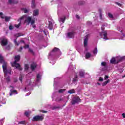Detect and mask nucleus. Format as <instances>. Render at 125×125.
Returning a JSON list of instances; mask_svg holds the SVG:
<instances>
[{"mask_svg": "<svg viewBox=\"0 0 125 125\" xmlns=\"http://www.w3.org/2000/svg\"><path fill=\"white\" fill-rule=\"evenodd\" d=\"M24 16H26V17H24L22 19H26V21L28 22V23H31V21H32V18L30 17H27V15H24Z\"/></svg>", "mask_w": 125, "mask_h": 125, "instance_id": "4468645a", "label": "nucleus"}, {"mask_svg": "<svg viewBox=\"0 0 125 125\" xmlns=\"http://www.w3.org/2000/svg\"><path fill=\"white\" fill-rule=\"evenodd\" d=\"M76 17L77 18V19H80V16L79 15H76Z\"/></svg>", "mask_w": 125, "mask_h": 125, "instance_id": "4d7b16f0", "label": "nucleus"}, {"mask_svg": "<svg viewBox=\"0 0 125 125\" xmlns=\"http://www.w3.org/2000/svg\"><path fill=\"white\" fill-rule=\"evenodd\" d=\"M107 31H104L103 30V28L102 27V32L100 33V36L102 38V36H104V40L107 41L108 40V38L107 37Z\"/></svg>", "mask_w": 125, "mask_h": 125, "instance_id": "20e7f679", "label": "nucleus"}, {"mask_svg": "<svg viewBox=\"0 0 125 125\" xmlns=\"http://www.w3.org/2000/svg\"><path fill=\"white\" fill-rule=\"evenodd\" d=\"M87 37H88V35H86L85 36V38L84 39V46H86V45H87V41H88V39H87Z\"/></svg>", "mask_w": 125, "mask_h": 125, "instance_id": "2eb2a0df", "label": "nucleus"}, {"mask_svg": "<svg viewBox=\"0 0 125 125\" xmlns=\"http://www.w3.org/2000/svg\"><path fill=\"white\" fill-rule=\"evenodd\" d=\"M44 116V115H42L41 116H36L33 117L32 121H33V122H37L38 121H42L43 120Z\"/></svg>", "mask_w": 125, "mask_h": 125, "instance_id": "423d86ee", "label": "nucleus"}, {"mask_svg": "<svg viewBox=\"0 0 125 125\" xmlns=\"http://www.w3.org/2000/svg\"><path fill=\"white\" fill-rule=\"evenodd\" d=\"M0 17H1L2 19H3V17H2V13L0 12Z\"/></svg>", "mask_w": 125, "mask_h": 125, "instance_id": "3c124183", "label": "nucleus"}, {"mask_svg": "<svg viewBox=\"0 0 125 125\" xmlns=\"http://www.w3.org/2000/svg\"><path fill=\"white\" fill-rule=\"evenodd\" d=\"M9 30H12V29H13V27L11 25H10L9 26Z\"/></svg>", "mask_w": 125, "mask_h": 125, "instance_id": "09e8293b", "label": "nucleus"}, {"mask_svg": "<svg viewBox=\"0 0 125 125\" xmlns=\"http://www.w3.org/2000/svg\"><path fill=\"white\" fill-rule=\"evenodd\" d=\"M42 78V75L40 74H38L37 76V82L38 83H39V82H40V81H41V79Z\"/></svg>", "mask_w": 125, "mask_h": 125, "instance_id": "aec40b11", "label": "nucleus"}, {"mask_svg": "<svg viewBox=\"0 0 125 125\" xmlns=\"http://www.w3.org/2000/svg\"><path fill=\"white\" fill-rule=\"evenodd\" d=\"M30 22H31V25L35 24V20H31V21Z\"/></svg>", "mask_w": 125, "mask_h": 125, "instance_id": "49530a36", "label": "nucleus"}, {"mask_svg": "<svg viewBox=\"0 0 125 125\" xmlns=\"http://www.w3.org/2000/svg\"><path fill=\"white\" fill-rule=\"evenodd\" d=\"M0 102L2 104H5L6 103V101L3 97L0 98Z\"/></svg>", "mask_w": 125, "mask_h": 125, "instance_id": "dca6fc26", "label": "nucleus"}, {"mask_svg": "<svg viewBox=\"0 0 125 125\" xmlns=\"http://www.w3.org/2000/svg\"><path fill=\"white\" fill-rule=\"evenodd\" d=\"M0 63H3V64L5 62H4V61L3 60V57L2 56H1V54H0Z\"/></svg>", "mask_w": 125, "mask_h": 125, "instance_id": "412c9836", "label": "nucleus"}, {"mask_svg": "<svg viewBox=\"0 0 125 125\" xmlns=\"http://www.w3.org/2000/svg\"><path fill=\"white\" fill-rule=\"evenodd\" d=\"M116 4H117V5H119V6H122V4L117 2L116 3Z\"/></svg>", "mask_w": 125, "mask_h": 125, "instance_id": "8fccbe9b", "label": "nucleus"}, {"mask_svg": "<svg viewBox=\"0 0 125 125\" xmlns=\"http://www.w3.org/2000/svg\"><path fill=\"white\" fill-rule=\"evenodd\" d=\"M99 11L100 12V17L101 19H102V13H101V9H99Z\"/></svg>", "mask_w": 125, "mask_h": 125, "instance_id": "4c0bfd02", "label": "nucleus"}, {"mask_svg": "<svg viewBox=\"0 0 125 125\" xmlns=\"http://www.w3.org/2000/svg\"><path fill=\"white\" fill-rule=\"evenodd\" d=\"M91 56V54L90 53H86L85 54V58L86 59H88Z\"/></svg>", "mask_w": 125, "mask_h": 125, "instance_id": "4be33fe9", "label": "nucleus"}, {"mask_svg": "<svg viewBox=\"0 0 125 125\" xmlns=\"http://www.w3.org/2000/svg\"><path fill=\"white\" fill-rule=\"evenodd\" d=\"M16 82H17V79H15L14 80V83H16Z\"/></svg>", "mask_w": 125, "mask_h": 125, "instance_id": "052dcab7", "label": "nucleus"}, {"mask_svg": "<svg viewBox=\"0 0 125 125\" xmlns=\"http://www.w3.org/2000/svg\"><path fill=\"white\" fill-rule=\"evenodd\" d=\"M21 36H22V34H21V33H19V34H18L17 37L18 38V37H21Z\"/></svg>", "mask_w": 125, "mask_h": 125, "instance_id": "603ef678", "label": "nucleus"}, {"mask_svg": "<svg viewBox=\"0 0 125 125\" xmlns=\"http://www.w3.org/2000/svg\"><path fill=\"white\" fill-rule=\"evenodd\" d=\"M21 9L23 10V11H24V13H28L29 12V11L25 8H23Z\"/></svg>", "mask_w": 125, "mask_h": 125, "instance_id": "f704fd0d", "label": "nucleus"}, {"mask_svg": "<svg viewBox=\"0 0 125 125\" xmlns=\"http://www.w3.org/2000/svg\"><path fill=\"white\" fill-rule=\"evenodd\" d=\"M14 42L15 43V44H16V45H17V46L19 45V43H17V42L16 41V40H15L14 41Z\"/></svg>", "mask_w": 125, "mask_h": 125, "instance_id": "37998d69", "label": "nucleus"}, {"mask_svg": "<svg viewBox=\"0 0 125 125\" xmlns=\"http://www.w3.org/2000/svg\"><path fill=\"white\" fill-rule=\"evenodd\" d=\"M48 21H49L48 28L49 30H52V29H53V25L55 24V22H54L53 20H51V21L49 20Z\"/></svg>", "mask_w": 125, "mask_h": 125, "instance_id": "9d476101", "label": "nucleus"}, {"mask_svg": "<svg viewBox=\"0 0 125 125\" xmlns=\"http://www.w3.org/2000/svg\"><path fill=\"white\" fill-rule=\"evenodd\" d=\"M122 116L123 118H125V113H123L122 114Z\"/></svg>", "mask_w": 125, "mask_h": 125, "instance_id": "bf43d9fd", "label": "nucleus"}, {"mask_svg": "<svg viewBox=\"0 0 125 125\" xmlns=\"http://www.w3.org/2000/svg\"><path fill=\"white\" fill-rule=\"evenodd\" d=\"M31 69L32 70H34V69H36V68L37 67V63L33 62L31 65Z\"/></svg>", "mask_w": 125, "mask_h": 125, "instance_id": "6ab92c4d", "label": "nucleus"}, {"mask_svg": "<svg viewBox=\"0 0 125 125\" xmlns=\"http://www.w3.org/2000/svg\"><path fill=\"white\" fill-rule=\"evenodd\" d=\"M65 90H66V89H62L59 91V93H62L64 92V91H65Z\"/></svg>", "mask_w": 125, "mask_h": 125, "instance_id": "c9c22d12", "label": "nucleus"}, {"mask_svg": "<svg viewBox=\"0 0 125 125\" xmlns=\"http://www.w3.org/2000/svg\"><path fill=\"white\" fill-rule=\"evenodd\" d=\"M29 94H31V93H28L27 94H26L25 95V96H29Z\"/></svg>", "mask_w": 125, "mask_h": 125, "instance_id": "e2e57ef3", "label": "nucleus"}, {"mask_svg": "<svg viewBox=\"0 0 125 125\" xmlns=\"http://www.w3.org/2000/svg\"><path fill=\"white\" fill-rule=\"evenodd\" d=\"M79 102H81V99L79 97H76L73 99L71 101V104L72 105H75V104H78Z\"/></svg>", "mask_w": 125, "mask_h": 125, "instance_id": "0eeeda50", "label": "nucleus"}, {"mask_svg": "<svg viewBox=\"0 0 125 125\" xmlns=\"http://www.w3.org/2000/svg\"><path fill=\"white\" fill-rule=\"evenodd\" d=\"M33 16H37V15H39V10L36 9L33 11Z\"/></svg>", "mask_w": 125, "mask_h": 125, "instance_id": "a211bd4d", "label": "nucleus"}, {"mask_svg": "<svg viewBox=\"0 0 125 125\" xmlns=\"http://www.w3.org/2000/svg\"><path fill=\"white\" fill-rule=\"evenodd\" d=\"M41 112H42V113H47V111L44 110H41Z\"/></svg>", "mask_w": 125, "mask_h": 125, "instance_id": "5fc2aeb1", "label": "nucleus"}, {"mask_svg": "<svg viewBox=\"0 0 125 125\" xmlns=\"http://www.w3.org/2000/svg\"><path fill=\"white\" fill-rule=\"evenodd\" d=\"M0 44L2 46H5L6 44H7L8 41H7V39L4 37H2L0 39Z\"/></svg>", "mask_w": 125, "mask_h": 125, "instance_id": "39448f33", "label": "nucleus"}, {"mask_svg": "<svg viewBox=\"0 0 125 125\" xmlns=\"http://www.w3.org/2000/svg\"><path fill=\"white\" fill-rule=\"evenodd\" d=\"M108 17H109V18L112 19V18H113V15H112L111 13H108Z\"/></svg>", "mask_w": 125, "mask_h": 125, "instance_id": "58836bf2", "label": "nucleus"}, {"mask_svg": "<svg viewBox=\"0 0 125 125\" xmlns=\"http://www.w3.org/2000/svg\"><path fill=\"white\" fill-rule=\"evenodd\" d=\"M29 45H26L25 46H24V48H29Z\"/></svg>", "mask_w": 125, "mask_h": 125, "instance_id": "864d4df0", "label": "nucleus"}, {"mask_svg": "<svg viewBox=\"0 0 125 125\" xmlns=\"http://www.w3.org/2000/svg\"><path fill=\"white\" fill-rule=\"evenodd\" d=\"M8 2L10 4H12V3H17V2L14 1V0H8Z\"/></svg>", "mask_w": 125, "mask_h": 125, "instance_id": "c756f323", "label": "nucleus"}, {"mask_svg": "<svg viewBox=\"0 0 125 125\" xmlns=\"http://www.w3.org/2000/svg\"><path fill=\"white\" fill-rule=\"evenodd\" d=\"M20 125H25V121H21L19 122Z\"/></svg>", "mask_w": 125, "mask_h": 125, "instance_id": "a19ab883", "label": "nucleus"}, {"mask_svg": "<svg viewBox=\"0 0 125 125\" xmlns=\"http://www.w3.org/2000/svg\"><path fill=\"white\" fill-rule=\"evenodd\" d=\"M35 6H36V5L35 4V0H33L32 1L31 7H32V8H35Z\"/></svg>", "mask_w": 125, "mask_h": 125, "instance_id": "bb28decb", "label": "nucleus"}, {"mask_svg": "<svg viewBox=\"0 0 125 125\" xmlns=\"http://www.w3.org/2000/svg\"><path fill=\"white\" fill-rule=\"evenodd\" d=\"M104 80V79L103 78L100 77V78L99 79V82H103Z\"/></svg>", "mask_w": 125, "mask_h": 125, "instance_id": "c03bdc74", "label": "nucleus"}, {"mask_svg": "<svg viewBox=\"0 0 125 125\" xmlns=\"http://www.w3.org/2000/svg\"><path fill=\"white\" fill-rule=\"evenodd\" d=\"M79 76L83 78L84 76V71L83 70H80L79 71Z\"/></svg>", "mask_w": 125, "mask_h": 125, "instance_id": "f3484780", "label": "nucleus"}, {"mask_svg": "<svg viewBox=\"0 0 125 125\" xmlns=\"http://www.w3.org/2000/svg\"><path fill=\"white\" fill-rule=\"evenodd\" d=\"M101 65L102 66H103V67H104V68L106 69V65H107V63L106 62H102L101 63Z\"/></svg>", "mask_w": 125, "mask_h": 125, "instance_id": "c85d7f7f", "label": "nucleus"}, {"mask_svg": "<svg viewBox=\"0 0 125 125\" xmlns=\"http://www.w3.org/2000/svg\"><path fill=\"white\" fill-rule=\"evenodd\" d=\"M29 51H30V52H32V53L34 54V52L33 51V50H32L31 49H29Z\"/></svg>", "mask_w": 125, "mask_h": 125, "instance_id": "6e6d98bb", "label": "nucleus"}, {"mask_svg": "<svg viewBox=\"0 0 125 125\" xmlns=\"http://www.w3.org/2000/svg\"><path fill=\"white\" fill-rule=\"evenodd\" d=\"M65 18H61L60 19V21L62 22V23H63L65 22Z\"/></svg>", "mask_w": 125, "mask_h": 125, "instance_id": "473e14b6", "label": "nucleus"}, {"mask_svg": "<svg viewBox=\"0 0 125 125\" xmlns=\"http://www.w3.org/2000/svg\"><path fill=\"white\" fill-rule=\"evenodd\" d=\"M22 49H23V47H21L20 49L19 50V51H21V50H22Z\"/></svg>", "mask_w": 125, "mask_h": 125, "instance_id": "680f3d73", "label": "nucleus"}, {"mask_svg": "<svg viewBox=\"0 0 125 125\" xmlns=\"http://www.w3.org/2000/svg\"><path fill=\"white\" fill-rule=\"evenodd\" d=\"M24 69H25V70H28V69H29V65L25 64Z\"/></svg>", "mask_w": 125, "mask_h": 125, "instance_id": "e433bc0d", "label": "nucleus"}, {"mask_svg": "<svg viewBox=\"0 0 125 125\" xmlns=\"http://www.w3.org/2000/svg\"><path fill=\"white\" fill-rule=\"evenodd\" d=\"M6 64V72H7V75H11V70H7V69H6V63H5Z\"/></svg>", "mask_w": 125, "mask_h": 125, "instance_id": "a878e982", "label": "nucleus"}, {"mask_svg": "<svg viewBox=\"0 0 125 125\" xmlns=\"http://www.w3.org/2000/svg\"><path fill=\"white\" fill-rule=\"evenodd\" d=\"M25 17H26V16H23L22 17L20 18V19L18 20V21H20V23L18 24L15 25V27H16V28L18 29V28L20 27V26L21 25V20H23V19L25 18Z\"/></svg>", "mask_w": 125, "mask_h": 125, "instance_id": "f8f14e48", "label": "nucleus"}, {"mask_svg": "<svg viewBox=\"0 0 125 125\" xmlns=\"http://www.w3.org/2000/svg\"><path fill=\"white\" fill-rule=\"evenodd\" d=\"M85 2L83 1H80L78 2L79 5H83V4H84Z\"/></svg>", "mask_w": 125, "mask_h": 125, "instance_id": "72a5a7b5", "label": "nucleus"}, {"mask_svg": "<svg viewBox=\"0 0 125 125\" xmlns=\"http://www.w3.org/2000/svg\"><path fill=\"white\" fill-rule=\"evenodd\" d=\"M78 81V76H76L75 78L73 79V83H77Z\"/></svg>", "mask_w": 125, "mask_h": 125, "instance_id": "cd10ccee", "label": "nucleus"}, {"mask_svg": "<svg viewBox=\"0 0 125 125\" xmlns=\"http://www.w3.org/2000/svg\"><path fill=\"white\" fill-rule=\"evenodd\" d=\"M68 93H70V94H72V93H75V90L74 89H71L68 91Z\"/></svg>", "mask_w": 125, "mask_h": 125, "instance_id": "7c9ffc66", "label": "nucleus"}, {"mask_svg": "<svg viewBox=\"0 0 125 125\" xmlns=\"http://www.w3.org/2000/svg\"><path fill=\"white\" fill-rule=\"evenodd\" d=\"M22 76H21L19 78V80L20 81V82H21V83H22Z\"/></svg>", "mask_w": 125, "mask_h": 125, "instance_id": "de8ad7c7", "label": "nucleus"}, {"mask_svg": "<svg viewBox=\"0 0 125 125\" xmlns=\"http://www.w3.org/2000/svg\"><path fill=\"white\" fill-rule=\"evenodd\" d=\"M97 84H98L99 85H100V83H98Z\"/></svg>", "mask_w": 125, "mask_h": 125, "instance_id": "69168bd1", "label": "nucleus"}, {"mask_svg": "<svg viewBox=\"0 0 125 125\" xmlns=\"http://www.w3.org/2000/svg\"><path fill=\"white\" fill-rule=\"evenodd\" d=\"M58 54V55H61V51H60V49L59 48L55 47L49 54V56H52L53 55H56Z\"/></svg>", "mask_w": 125, "mask_h": 125, "instance_id": "7ed1b4c3", "label": "nucleus"}, {"mask_svg": "<svg viewBox=\"0 0 125 125\" xmlns=\"http://www.w3.org/2000/svg\"><path fill=\"white\" fill-rule=\"evenodd\" d=\"M33 28H34V29H35L36 28V25H33Z\"/></svg>", "mask_w": 125, "mask_h": 125, "instance_id": "0e129e2a", "label": "nucleus"}, {"mask_svg": "<svg viewBox=\"0 0 125 125\" xmlns=\"http://www.w3.org/2000/svg\"><path fill=\"white\" fill-rule=\"evenodd\" d=\"M9 20H10V17H5V21H6V22H8V21H9Z\"/></svg>", "mask_w": 125, "mask_h": 125, "instance_id": "2f4dec72", "label": "nucleus"}, {"mask_svg": "<svg viewBox=\"0 0 125 125\" xmlns=\"http://www.w3.org/2000/svg\"><path fill=\"white\" fill-rule=\"evenodd\" d=\"M26 89H27V87H25V89L24 90V91H25Z\"/></svg>", "mask_w": 125, "mask_h": 125, "instance_id": "338daca9", "label": "nucleus"}, {"mask_svg": "<svg viewBox=\"0 0 125 125\" xmlns=\"http://www.w3.org/2000/svg\"><path fill=\"white\" fill-rule=\"evenodd\" d=\"M43 33H44V34H45V31H43Z\"/></svg>", "mask_w": 125, "mask_h": 125, "instance_id": "774afa93", "label": "nucleus"}, {"mask_svg": "<svg viewBox=\"0 0 125 125\" xmlns=\"http://www.w3.org/2000/svg\"><path fill=\"white\" fill-rule=\"evenodd\" d=\"M98 50H97V47L95 48V49H94V50H93V53L94 54H95V55H96V54H97V52H98Z\"/></svg>", "mask_w": 125, "mask_h": 125, "instance_id": "393cba45", "label": "nucleus"}, {"mask_svg": "<svg viewBox=\"0 0 125 125\" xmlns=\"http://www.w3.org/2000/svg\"><path fill=\"white\" fill-rule=\"evenodd\" d=\"M5 49H6L7 50H9L10 49V47L9 46H8L7 47L5 48Z\"/></svg>", "mask_w": 125, "mask_h": 125, "instance_id": "a18cd8bd", "label": "nucleus"}, {"mask_svg": "<svg viewBox=\"0 0 125 125\" xmlns=\"http://www.w3.org/2000/svg\"><path fill=\"white\" fill-rule=\"evenodd\" d=\"M121 40H123V41H125V35L123 34V37L121 38Z\"/></svg>", "mask_w": 125, "mask_h": 125, "instance_id": "79ce46f5", "label": "nucleus"}, {"mask_svg": "<svg viewBox=\"0 0 125 125\" xmlns=\"http://www.w3.org/2000/svg\"><path fill=\"white\" fill-rule=\"evenodd\" d=\"M3 71L4 73V77L6 82L8 83L10 82V77L7 75V72H6V63H3L2 65Z\"/></svg>", "mask_w": 125, "mask_h": 125, "instance_id": "f257e3e1", "label": "nucleus"}, {"mask_svg": "<svg viewBox=\"0 0 125 125\" xmlns=\"http://www.w3.org/2000/svg\"><path fill=\"white\" fill-rule=\"evenodd\" d=\"M110 83L109 80H108L107 81L104 82L102 84L103 86H105V85H106V84H107V83Z\"/></svg>", "mask_w": 125, "mask_h": 125, "instance_id": "5701e85b", "label": "nucleus"}, {"mask_svg": "<svg viewBox=\"0 0 125 125\" xmlns=\"http://www.w3.org/2000/svg\"><path fill=\"white\" fill-rule=\"evenodd\" d=\"M56 109H60V106H54L53 107V110H56Z\"/></svg>", "mask_w": 125, "mask_h": 125, "instance_id": "ea45409f", "label": "nucleus"}, {"mask_svg": "<svg viewBox=\"0 0 125 125\" xmlns=\"http://www.w3.org/2000/svg\"><path fill=\"white\" fill-rule=\"evenodd\" d=\"M125 59V57H117L116 59L115 58H113L110 60V63L111 64H117L119 63V62H122V61Z\"/></svg>", "mask_w": 125, "mask_h": 125, "instance_id": "f03ea898", "label": "nucleus"}, {"mask_svg": "<svg viewBox=\"0 0 125 125\" xmlns=\"http://www.w3.org/2000/svg\"><path fill=\"white\" fill-rule=\"evenodd\" d=\"M30 114H31V111H25L24 113L25 116H26V117H29Z\"/></svg>", "mask_w": 125, "mask_h": 125, "instance_id": "b1692460", "label": "nucleus"}, {"mask_svg": "<svg viewBox=\"0 0 125 125\" xmlns=\"http://www.w3.org/2000/svg\"><path fill=\"white\" fill-rule=\"evenodd\" d=\"M20 60V55H18L15 57V61L14 62V64L17 63Z\"/></svg>", "mask_w": 125, "mask_h": 125, "instance_id": "ddd939ff", "label": "nucleus"}, {"mask_svg": "<svg viewBox=\"0 0 125 125\" xmlns=\"http://www.w3.org/2000/svg\"><path fill=\"white\" fill-rule=\"evenodd\" d=\"M9 87L11 88L9 93L10 96H11V95H12L13 94H17V91H16V90H13L14 89V87L10 85Z\"/></svg>", "mask_w": 125, "mask_h": 125, "instance_id": "6e6552de", "label": "nucleus"}, {"mask_svg": "<svg viewBox=\"0 0 125 125\" xmlns=\"http://www.w3.org/2000/svg\"><path fill=\"white\" fill-rule=\"evenodd\" d=\"M75 35H76V33L74 31L68 32L67 34V38H69V39H73V38L75 37Z\"/></svg>", "mask_w": 125, "mask_h": 125, "instance_id": "1a4fd4ad", "label": "nucleus"}, {"mask_svg": "<svg viewBox=\"0 0 125 125\" xmlns=\"http://www.w3.org/2000/svg\"><path fill=\"white\" fill-rule=\"evenodd\" d=\"M11 65L12 67H14L15 66L16 69H18V70H19V71H21L22 70V68L21 67V66H20V64L19 63H17L16 62L15 64H14V62H13L11 63Z\"/></svg>", "mask_w": 125, "mask_h": 125, "instance_id": "9b49d317", "label": "nucleus"}, {"mask_svg": "<svg viewBox=\"0 0 125 125\" xmlns=\"http://www.w3.org/2000/svg\"><path fill=\"white\" fill-rule=\"evenodd\" d=\"M104 79H109V76L106 75L105 77H104Z\"/></svg>", "mask_w": 125, "mask_h": 125, "instance_id": "13d9d810", "label": "nucleus"}]
</instances>
